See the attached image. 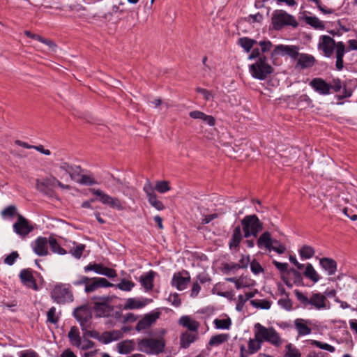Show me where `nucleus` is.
Returning <instances> with one entry per match:
<instances>
[{"mask_svg": "<svg viewBox=\"0 0 357 357\" xmlns=\"http://www.w3.org/2000/svg\"><path fill=\"white\" fill-rule=\"evenodd\" d=\"M102 301L95 302L93 310L98 317H107L113 310V307L108 304V298H102Z\"/></svg>", "mask_w": 357, "mask_h": 357, "instance_id": "16", "label": "nucleus"}, {"mask_svg": "<svg viewBox=\"0 0 357 357\" xmlns=\"http://www.w3.org/2000/svg\"><path fill=\"white\" fill-rule=\"evenodd\" d=\"M243 238V235L241 233V228L240 226L236 227L233 231L231 238L230 239L229 245L231 249H237L239 247L240 243Z\"/></svg>", "mask_w": 357, "mask_h": 357, "instance_id": "27", "label": "nucleus"}, {"mask_svg": "<svg viewBox=\"0 0 357 357\" xmlns=\"http://www.w3.org/2000/svg\"><path fill=\"white\" fill-rule=\"evenodd\" d=\"M250 263V256H244L242 255L241 259L239 260L238 266L240 268H247L248 264Z\"/></svg>", "mask_w": 357, "mask_h": 357, "instance_id": "64", "label": "nucleus"}, {"mask_svg": "<svg viewBox=\"0 0 357 357\" xmlns=\"http://www.w3.org/2000/svg\"><path fill=\"white\" fill-rule=\"evenodd\" d=\"M114 286V284L109 282L104 278H89V281L85 287V291L86 293L93 292L101 287H110Z\"/></svg>", "mask_w": 357, "mask_h": 357, "instance_id": "12", "label": "nucleus"}, {"mask_svg": "<svg viewBox=\"0 0 357 357\" xmlns=\"http://www.w3.org/2000/svg\"><path fill=\"white\" fill-rule=\"evenodd\" d=\"M345 53V45L342 42H338L336 51L335 66L338 70H342L344 67L343 57Z\"/></svg>", "mask_w": 357, "mask_h": 357, "instance_id": "28", "label": "nucleus"}, {"mask_svg": "<svg viewBox=\"0 0 357 357\" xmlns=\"http://www.w3.org/2000/svg\"><path fill=\"white\" fill-rule=\"evenodd\" d=\"M55 177L38 179L36 181V188L40 192L49 197L54 195V187L55 186Z\"/></svg>", "mask_w": 357, "mask_h": 357, "instance_id": "10", "label": "nucleus"}, {"mask_svg": "<svg viewBox=\"0 0 357 357\" xmlns=\"http://www.w3.org/2000/svg\"><path fill=\"white\" fill-rule=\"evenodd\" d=\"M77 183L80 185H93L98 184L97 181L91 174H82L81 178L77 180Z\"/></svg>", "mask_w": 357, "mask_h": 357, "instance_id": "42", "label": "nucleus"}, {"mask_svg": "<svg viewBox=\"0 0 357 357\" xmlns=\"http://www.w3.org/2000/svg\"><path fill=\"white\" fill-rule=\"evenodd\" d=\"M272 250L276 252L278 254L281 255L285 252L286 248L284 245H283L282 243L278 241V243H273L272 245L271 251Z\"/></svg>", "mask_w": 357, "mask_h": 357, "instance_id": "60", "label": "nucleus"}, {"mask_svg": "<svg viewBox=\"0 0 357 357\" xmlns=\"http://www.w3.org/2000/svg\"><path fill=\"white\" fill-rule=\"evenodd\" d=\"M271 21L275 30H280L284 26L296 28L298 25L296 18L283 10H275L272 14Z\"/></svg>", "mask_w": 357, "mask_h": 357, "instance_id": "6", "label": "nucleus"}, {"mask_svg": "<svg viewBox=\"0 0 357 357\" xmlns=\"http://www.w3.org/2000/svg\"><path fill=\"white\" fill-rule=\"evenodd\" d=\"M82 171L80 166H73L68 174L72 180L77 183V180L81 178V172Z\"/></svg>", "mask_w": 357, "mask_h": 357, "instance_id": "54", "label": "nucleus"}, {"mask_svg": "<svg viewBox=\"0 0 357 357\" xmlns=\"http://www.w3.org/2000/svg\"><path fill=\"white\" fill-rule=\"evenodd\" d=\"M286 349L285 357H301L299 350L292 344H287Z\"/></svg>", "mask_w": 357, "mask_h": 357, "instance_id": "49", "label": "nucleus"}, {"mask_svg": "<svg viewBox=\"0 0 357 357\" xmlns=\"http://www.w3.org/2000/svg\"><path fill=\"white\" fill-rule=\"evenodd\" d=\"M73 315L79 322L82 330H85L86 327H91L92 311L88 305L76 307L73 311Z\"/></svg>", "mask_w": 357, "mask_h": 357, "instance_id": "9", "label": "nucleus"}, {"mask_svg": "<svg viewBox=\"0 0 357 357\" xmlns=\"http://www.w3.org/2000/svg\"><path fill=\"white\" fill-rule=\"evenodd\" d=\"M337 43H335V40L329 36H322L319 39L318 47L322 50L324 54L326 57H330L334 52L337 51Z\"/></svg>", "mask_w": 357, "mask_h": 357, "instance_id": "11", "label": "nucleus"}, {"mask_svg": "<svg viewBox=\"0 0 357 357\" xmlns=\"http://www.w3.org/2000/svg\"><path fill=\"white\" fill-rule=\"evenodd\" d=\"M278 303L279 305L287 310H291L292 309L291 301L288 297L280 298Z\"/></svg>", "mask_w": 357, "mask_h": 357, "instance_id": "56", "label": "nucleus"}, {"mask_svg": "<svg viewBox=\"0 0 357 357\" xmlns=\"http://www.w3.org/2000/svg\"><path fill=\"white\" fill-rule=\"evenodd\" d=\"M214 325L218 329H229L231 325V321L229 318L219 319H215L213 321Z\"/></svg>", "mask_w": 357, "mask_h": 357, "instance_id": "44", "label": "nucleus"}, {"mask_svg": "<svg viewBox=\"0 0 357 357\" xmlns=\"http://www.w3.org/2000/svg\"><path fill=\"white\" fill-rule=\"evenodd\" d=\"M304 275L314 282H317L320 279L319 275L311 264L306 265Z\"/></svg>", "mask_w": 357, "mask_h": 357, "instance_id": "34", "label": "nucleus"}, {"mask_svg": "<svg viewBox=\"0 0 357 357\" xmlns=\"http://www.w3.org/2000/svg\"><path fill=\"white\" fill-rule=\"evenodd\" d=\"M16 212V208L14 206H8L1 211V215L3 218L13 217Z\"/></svg>", "mask_w": 357, "mask_h": 357, "instance_id": "59", "label": "nucleus"}, {"mask_svg": "<svg viewBox=\"0 0 357 357\" xmlns=\"http://www.w3.org/2000/svg\"><path fill=\"white\" fill-rule=\"evenodd\" d=\"M287 54L290 56L291 58L296 59H297L300 54L298 52V48L295 46H288V45H277L272 53V54Z\"/></svg>", "mask_w": 357, "mask_h": 357, "instance_id": "19", "label": "nucleus"}, {"mask_svg": "<svg viewBox=\"0 0 357 357\" xmlns=\"http://www.w3.org/2000/svg\"><path fill=\"white\" fill-rule=\"evenodd\" d=\"M257 43V41L247 37L240 38L238 44L243 48L246 52H249L252 48L253 45Z\"/></svg>", "mask_w": 357, "mask_h": 357, "instance_id": "36", "label": "nucleus"}, {"mask_svg": "<svg viewBox=\"0 0 357 357\" xmlns=\"http://www.w3.org/2000/svg\"><path fill=\"white\" fill-rule=\"evenodd\" d=\"M90 191L93 195L98 197V200L102 204L107 205L118 211H122L124 209L123 203L119 198L113 197L100 189L91 188L90 189Z\"/></svg>", "mask_w": 357, "mask_h": 357, "instance_id": "8", "label": "nucleus"}, {"mask_svg": "<svg viewBox=\"0 0 357 357\" xmlns=\"http://www.w3.org/2000/svg\"><path fill=\"white\" fill-rule=\"evenodd\" d=\"M229 335L227 334H219L212 336L209 340L208 344L210 346H218L227 341Z\"/></svg>", "mask_w": 357, "mask_h": 357, "instance_id": "39", "label": "nucleus"}, {"mask_svg": "<svg viewBox=\"0 0 357 357\" xmlns=\"http://www.w3.org/2000/svg\"><path fill=\"white\" fill-rule=\"evenodd\" d=\"M250 304L256 308L264 310H268L271 306V303L267 300H251Z\"/></svg>", "mask_w": 357, "mask_h": 357, "instance_id": "46", "label": "nucleus"}, {"mask_svg": "<svg viewBox=\"0 0 357 357\" xmlns=\"http://www.w3.org/2000/svg\"><path fill=\"white\" fill-rule=\"evenodd\" d=\"M102 275L109 278H114L117 276L116 271L114 269L106 266H104Z\"/></svg>", "mask_w": 357, "mask_h": 357, "instance_id": "63", "label": "nucleus"}, {"mask_svg": "<svg viewBox=\"0 0 357 357\" xmlns=\"http://www.w3.org/2000/svg\"><path fill=\"white\" fill-rule=\"evenodd\" d=\"M95 346V342L89 340L86 337H82L80 344L76 347L82 350H88L92 349Z\"/></svg>", "mask_w": 357, "mask_h": 357, "instance_id": "50", "label": "nucleus"}, {"mask_svg": "<svg viewBox=\"0 0 357 357\" xmlns=\"http://www.w3.org/2000/svg\"><path fill=\"white\" fill-rule=\"evenodd\" d=\"M294 294L303 308L314 309L316 310H324L330 308L326 296L320 292L312 293L310 297L297 289L294 291Z\"/></svg>", "mask_w": 357, "mask_h": 357, "instance_id": "1", "label": "nucleus"}, {"mask_svg": "<svg viewBox=\"0 0 357 357\" xmlns=\"http://www.w3.org/2000/svg\"><path fill=\"white\" fill-rule=\"evenodd\" d=\"M276 243L278 240L272 238L269 231H265L258 238L257 245L259 248H265L271 252L272 245Z\"/></svg>", "mask_w": 357, "mask_h": 357, "instance_id": "21", "label": "nucleus"}, {"mask_svg": "<svg viewBox=\"0 0 357 357\" xmlns=\"http://www.w3.org/2000/svg\"><path fill=\"white\" fill-rule=\"evenodd\" d=\"M20 278L24 285L28 288L33 289L34 290L38 289V286L35 278L32 274V271L30 269L22 270L20 273Z\"/></svg>", "mask_w": 357, "mask_h": 357, "instance_id": "18", "label": "nucleus"}, {"mask_svg": "<svg viewBox=\"0 0 357 357\" xmlns=\"http://www.w3.org/2000/svg\"><path fill=\"white\" fill-rule=\"evenodd\" d=\"M48 243L50 245L51 250L54 253H56L61 255H65L66 253V250L59 245L56 238L50 237L48 240Z\"/></svg>", "mask_w": 357, "mask_h": 357, "instance_id": "40", "label": "nucleus"}, {"mask_svg": "<svg viewBox=\"0 0 357 357\" xmlns=\"http://www.w3.org/2000/svg\"><path fill=\"white\" fill-rule=\"evenodd\" d=\"M321 266L327 271L328 275H334L337 271V263L331 258L324 257L320 259Z\"/></svg>", "mask_w": 357, "mask_h": 357, "instance_id": "26", "label": "nucleus"}, {"mask_svg": "<svg viewBox=\"0 0 357 357\" xmlns=\"http://www.w3.org/2000/svg\"><path fill=\"white\" fill-rule=\"evenodd\" d=\"M151 301L147 298L139 299L137 298H129L126 300L124 310L141 309L145 307Z\"/></svg>", "mask_w": 357, "mask_h": 357, "instance_id": "22", "label": "nucleus"}, {"mask_svg": "<svg viewBox=\"0 0 357 357\" xmlns=\"http://www.w3.org/2000/svg\"><path fill=\"white\" fill-rule=\"evenodd\" d=\"M154 275L155 273L151 271L140 277V282L146 290L152 289Z\"/></svg>", "mask_w": 357, "mask_h": 357, "instance_id": "33", "label": "nucleus"}, {"mask_svg": "<svg viewBox=\"0 0 357 357\" xmlns=\"http://www.w3.org/2000/svg\"><path fill=\"white\" fill-rule=\"evenodd\" d=\"M84 249H85V245L77 244L75 247H73L70 249V252L75 258L79 259L82 257Z\"/></svg>", "mask_w": 357, "mask_h": 357, "instance_id": "53", "label": "nucleus"}, {"mask_svg": "<svg viewBox=\"0 0 357 357\" xmlns=\"http://www.w3.org/2000/svg\"><path fill=\"white\" fill-rule=\"evenodd\" d=\"M254 281L248 276H241L238 278V282H236V288L238 289L249 287L254 285Z\"/></svg>", "mask_w": 357, "mask_h": 357, "instance_id": "41", "label": "nucleus"}, {"mask_svg": "<svg viewBox=\"0 0 357 357\" xmlns=\"http://www.w3.org/2000/svg\"><path fill=\"white\" fill-rule=\"evenodd\" d=\"M47 321L54 324H56L59 321V317L56 314L55 307H50L47 311Z\"/></svg>", "mask_w": 357, "mask_h": 357, "instance_id": "52", "label": "nucleus"}, {"mask_svg": "<svg viewBox=\"0 0 357 357\" xmlns=\"http://www.w3.org/2000/svg\"><path fill=\"white\" fill-rule=\"evenodd\" d=\"M250 269L251 271L255 275L262 273L264 271V269L260 265V264L256 260H253L250 262Z\"/></svg>", "mask_w": 357, "mask_h": 357, "instance_id": "58", "label": "nucleus"}, {"mask_svg": "<svg viewBox=\"0 0 357 357\" xmlns=\"http://www.w3.org/2000/svg\"><path fill=\"white\" fill-rule=\"evenodd\" d=\"M149 203L158 211H162L165 209L163 203L158 199L157 195H152L148 199Z\"/></svg>", "mask_w": 357, "mask_h": 357, "instance_id": "51", "label": "nucleus"}, {"mask_svg": "<svg viewBox=\"0 0 357 357\" xmlns=\"http://www.w3.org/2000/svg\"><path fill=\"white\" fill-rule=\"evenodd\" d=\"M310 341L312 345L315 346L319 349L326 350L330 352H334L335 351V348L329 344L324 343L314 340H311Z\"/></svg>", "mask_w": 357, "mask_h": 357, "instance_id": "48", "label": "nucleus"}, {"mask_svg": "<svg viewBox=\"0 0 357 357\" xmlns=\"http://www.w3.org/2000/svg\"><path fill=\"white\" fill-rule=\"evenodd\" d=\"M294 324L299 335H306L312 331L311 328L303 323V319H296Z\"/></svg>", "mask_w": 357, "mask_h": 357, "instance_id": "35", "label": "nucleus"}, {"mask_svg": "<svg viewBox=\"0 0 357 357\" xmlns=\"http://www.w3.org/2000/svg\"><path fill=\"white\" fill-rule=\"evenodd\" d=\"M254 331L262 343L266 342L275 347H280L284 342V340L273 327H265L257 323L255 324Z\"/></svg>", "mask_w": 357, "mask_h": 357, "instance_id": "2", "label": "nucleus"}, {"mask_svg": "<svg viewBox=\"0 0 357 357\" xmlns=\"http://www.w3.org/2000/svg\"><path fill=\"white\" fill-rule=\"evenodd\" d=\"M305 20L307 24L316 29H323L324 28L323 22L315 16H307L305 17Z\"/></svg>", "mask_w": 357, "mask_h": 357, "instance_id": "45", "label": "nucleus"}, {"mask_svg": "<svg viewBox=\"0 0 357 357\" xmlns=\"http://www.w3.org/2000/svg\"><path fill=\"white\" fill-rule=\"evenodd\" d=\"M310 86L319 94L326 96L331 93V85L324 79L316 77L311 80Z\"/></svg>", "mask_w": 357, "mask_h": 357, "instance_id": "13", "label": "nucleus"}, {"mask_svg": "<svg viewBox=\"0 0 357 357\" xmlns=\"http://www.w3.org/2000/svg\"><path fill=\"white\" fill-rule=\"evenodd\" d=\"M13 229L18 235L24 236L33 230L28 220L22 215H18L17 221L13 225Z\"/></svg>", "mask_w": 357, "mask_h": 357, "instance_id": "14", "label": "nucleus"}, {"mask_svg": "<svg viewBox=\"0 0 357 357\" xmlns=\"http://www.w3.org/2000/svg\"><path fill=\"white\" fill-rule=\"evenodd\" d=\"M178 323L184 328H186L189 331L195 333H197L198 328L199 327V324L198 321L187 315L182 316L179 319Z\"/></svg>", "mask_w": 357, "mask_h": 357, "instance_id": "24", "label": "nucleus"}, {"mask_svg": "<svg viewBox=\"0 0 357 357\" xmlns=\"http://www.w3.org/2000/svg\"><path fill=\"white\" fill-rule=\"evenodd\" d=\"M315 63V59L313 56L307 54H300L298 57L297 67H300L301 69L310 68L314 66Z\"/></svg>", "mask_w": 357, "mask_h": 357, "instance_id": "25", "label": "nucleus"}, {"mask_svg": "<svg viewBox=\"0 0 357 357\" xmlns=\"http://www.w3.org/2000/svg\"><path fill=\"white\" fill-rule=\"evenodd\" d=\"M135 343L133 340H125L117 344L118 351L121 354H127L135 349Z\"/></svg>", "mask_w": 357, "mask_h": 357, "instance_id": "31", "label": "nucleus"}, {"mask_svg": "<svg viewBox=\"0 0 357 357\" xmlns=\"http://www.w3.org/2000/svg\"><path fill=\"white\" fill-rule=\"evenodd\" d=\"M50 296L57 304L64 305L73 301V294L69 284L58 283L51 291Z\"/></svg>", "mask_w": 357, "mask_h": 357, "instance_id": "3", "label": "nucleus"}, {"mask_svg": "<svg viewBox=\"0 0 357 357\" xmlns=\"http://www.w3.org/2000/svg\"><path fill=\"white\" fill-rule=\"evenodd\" d=\"M247 300H245V298L243 295H238L237 298V303L236 305V310L238 312H241L243 310V307L245 303H246Z\"/></svg>", "mask_w": 357, "mask_h": 357, "instance_id": "62", "label": "nucleus"}, {"mask_svg": "<svg viewBox=\"0 0 357 357\" xmlns=\"http://www.w3.org/2000/svg\"><path fill=\"white\" fill-rule=\"evenodd\" d=\"M48 240L45 237H38L33 243L34 252L38 256H45L48 254Z\"/></svg>", "mask_w": 357, "mask_h": 357, "instance_id": "20", "label": "nucleus"}, {"mask_svg": "<svg viewBox=\"0 0 357 357\" xmlns=\"http://www.w3.org/2000/svg\"><path fill=\"white\" fill-rule=\"evenodd\" d=\"M273 68L268 63L265 56L259 57L255 63L250 66V72L256 79L264 80L273 73Z\"/></svg>", "mask_w": 357, "mask_h": 357, "instance_id": "7", "label": "nucleus"}, {"mask_svg": "<svg viewBox=\"0 0 357 357\" xmlns=\"http://www.w3.org/2000/svg\"><path fill=\"white\" fill-rule=\"evenodd\" d=\"M160 314L159 312H153L145 314L137 324L136 330L141 331L149 328L159 318Z\"/></svg>", "mask_w": 357, "mask_h": 357, "instance_id": "15", "label": "nucleus"}, {"mask_svg": "<svg viewBox=\"0 0 357 357\" xmlns=\"http://www.w3.org/2000/svg\"><path fill=\"white\" fill-rule=\"evenodd\" d=\"M185 274L186 276L183 275L181 273L178 272L173 275L172 285L179 291L185 289L190 282L189 273L185 272Z\"/></svg>", "mask_w": 357, "mask_h": 357, "instance_id": "17", "label": "nucleus"}, {"mask_svg": "<svg viewBox=\"0 0 357 357\" xmlns=\"http://www.w3.org/2000/svg\"><path fill=\"white\" fill-rule=\"evenodd\" d=\"M68 337L73 346L77 347L80 344L82 337L77 326H72L68 334Z\"/></svg>", "mask_w": 357, "mask_h": 357, "instance_id": "32", "label": "nucleus"}, {"mask_svg": "<svg viewBox=\"0 0 357 357\" xmlns=\"http://www.w3.org/2000/svg\"><path fill=\"white\" fill-rule=\"evenodd\" d=\"M197 338V333H184L181 335L180 344L182 348L187 349L190 347V344L196 340Z\"/></svg>", "mask_w": 357, "mask_h": 357, "instance_id": "30", "label": "nucleus"}, {"mask_svg": "<svg viewBox=\"0 0 357 357\" xmlns=\"http://www.w3.org/2000/svg\"><path fill=\"white\" fill-rule=\"evenodd\" d=\"M90 328L91 327H86L85 330H82L83 337H86L88 338L92 337L100 340V336L99 335V333L94 330H89V328Z\"/></svg>", "mask_w": 357, "mask_h": 357, "instance_id": "55", "label": "nucleus"}, {"mask_svg": "<svg viewBox=\"0 0 357 357\" xmlns=\"http://www.w3.org/2000/svg\"><path fill=\"white\" fill-rule=\"evenodd\" d=\"M135 286V284L131 280L123 278L121 280L119 283L116 284H114L113 287L118 288L123 291H130Z\"/></svg>", "mask_w": 357, "mask_h": 357, "instance_id": "37", "label": "nucleus"}, {"mask_svg": "<svg viewBox=\"0 0 357 357\" xmlns=\"http://www.w3.org/2000/svg\"><path fill=\"white\" fill-rule=\"evenodd\" d=\"M104 266L102 264H89L84 268V270L86 273L93 271L97 274L102 275Z\"/></svg>", "mask_w": 357, "mask_h": 357, "instance_id": "47", "label": "nucleus"}, {"mask_svg": "<svg viewBox=\"0 0 357 357\" xmlns=\"http://www.w3.org/2000/svg\"><path fill=\"white\" fill-rule=\"evenodd\" d=\"M154 189L160 193H165L171 190L169 182L167 181H158Z\"/></svg>", "mask_w": 357, "mask_h": 357, "instance_id": "43", "label": "nucleus"}, {"mask_svg": "<svg viewBox=\"0 0 357 357\" xmlns=\"http://www.w3.org/2000/svg\"><path fill=\"white\" fill-rule=\"evenodd\" d=\"M315 253L314 249L310 245H305L299 250L300 257L303 259L312 258Z\"/></svg>", "mask_w": 357, "mask_h": 357, "instance_id": "38", "label": "nucleus"}, {"mask_svg": "<svg viewBox=\"0 0 357 357\" xmlns=\"http://www.w3.org/2000/svg\"><path fill=\"white\" fill-rule=\"evenodd\" d=\"M122 331H112L109 332H105L100 336V341L104 344H108L113 341H116L122 337L123 332H126L127 329L123 327Z\"/></svg>", "mask_w": 357, "mask_h": 357, "instance_id": "23", "label": "nucleus"}, {"mask_svg": "<svg viewBox=\"0 0 357 357\" xmlns=\"http://www.w3.org/2000/svg\"><path fill=\"white\" fill-rule=\"evenodd\" d=\"M18 257H19V255H18L17 252H16V251L12 252L9 255H8L5 258L4 263L8 265H13Z\"/></svg>", "mask_w": 357, "mask_h": 357, "instance_id": "61", "label": "nucleus"}, {"mask_svg": "<svg viewBox=\"0 0 357 357\" xmlns=\"http://www.w3.org/2000/svg\"><path fill=\"white\" fill-rule=\"evenodd\" d=\"M262 342L259 337H257V333L255 331V337L250 338L248 341V354H254L261 349Z\"/></svg>", "mask_w": 357, "mask_h": 357, "instance_id": "29", "label": "nucleus"}, {"mask_svg": "<svg viewBox=\"0 0 357 357\" xmlns=\"http://www.w3.org/2000/svg\"><path fill=\"white\" fill-rule=\"evenodd\" d=\"M138 349L149 355H157L163 352L165 342L163 338H144L138 342Z\"/></svg>", "mask_w": 357, "mask_h": 357, "instance_id": "4", "label": "nucleus"}, {"mask_svg": "<svg viewBox=\"0 0 357 357\" xmlns=\"http://www.w3.org/2000/svg\"><path fill=\"white\" fill-rule=\"evenodd\" d=\"M245 238L257 237L263 229V224L256 215H248L241 220Z\"/></svg>", "mask_w": 357, "mask_h": 357, "instance_id": "5", "label": "nucleus"}, {"mask_svg": "<svg viewBox=\"0 0 357 357\" xmlns=\"http://www.w3.org/2000/svg\"><path fill=\"white\" fill-rule=\"evenodd\" d=\"M196 91L199 93H201L203 96L205 100L208 101V100H211L213 98V95L212 92L207 89L197 87L196 89Z\"/></svg>", "mask_w": 357, "mask_h": 357, "instance_id": "57", "label": "nucleus"}]
</instances>
